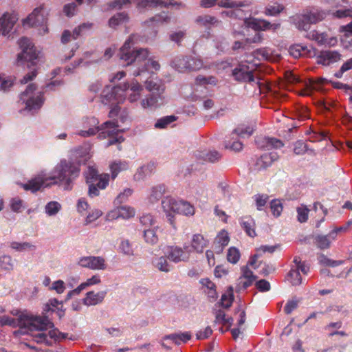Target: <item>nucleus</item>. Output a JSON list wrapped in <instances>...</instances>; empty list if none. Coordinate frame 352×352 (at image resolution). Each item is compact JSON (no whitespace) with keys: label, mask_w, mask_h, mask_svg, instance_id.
<instances>
[{"label":"nucleus","mask_w":352,"mask_h":352,"mask_svg":"<svg viewBox=\"0 0 352 352\" xmlns=\"http://www.w3.org/2000/svg\"><path fill=\"white\" fill-rule=\"evenodd\" d=\"M138 35L131 34L120 49L118 56L120 59L126 63V65L134 63L138 69L133 72L134 76H140L142 72L148 71L151 68L157 71L160 68L158 62L148 58L149 52L147 49L140 48L136 50L132 47Z\"/></svg>","instance_id":"f257e3e1"},{"label":"nucleus","mask_w":352,"mask_h":352,"mask_svg":"<svg viewBox=\"0 0 352 352\" xmlns=\"http://www.w3.org/2000/svg\"><path fill=\"white\" fill-rule=\"evenodd\" d=\"M0 324L1 326L8 325L12 327H19V329L14 333L24 335L33 331H40L36 336L40 339L37 342H42L44 339V318L41 316L22 314L16 319L3 316L0 317Z\"/></svg>","instance_id":"f03ea898"},{"label":"nucleus","mask_w":352,"mask_h":352,"mask_svg":"<svg viewBox=\"0 0 352 352\" xmlns=\"http://www.w3.org/2000/svg\"><path fill=\"white\" fill-rule=\"evenodd\" d=\"M99 121L95 117L87 118L83 122L84 129L78 132V135L82 137H90L95 135L97 132L101 131L99 137L101 138H110L107 142V146L121 143L124 141L122 136L114 137L117 135L119 130L117 122L107 121L100 126H98Z\"/></svg>","instance_id":"7ed1b4c3"},{"label":"nucleus","mask_w":352,"mask_h":352,"mask_svg":"<svg viewBox=\"0 0 352 352\" xmlns=\"http://www.w3.org/2000/svg\"><path fill=\"white\" fill-rule=\"evenodd\" d=\"M55 171V176L45 177V188L59 184L63 186L65 190H68L72 188L73 181L79 176L80 170L79 166L63 159L56 166Z\"/></svg>","instance_id":"20e7f679"},{"label":"nucleus","mask_w":352,"mask_h":352,"mask_svg":"<svg viewBox=\"0 0 352 352\" xmlns=\"http://www.w3.org/2000/svg\"><path fill=\"white\" fill-rule=\"evenodd\" d=\"M162 206L164 211L167 213V217L173 227H175L174 216L171 212L182 214L186 216H192L195 214V208L189 202L179 200L177 201L170 197H166L162 201Z\"/></svg>","instance_id":"39448f33"},{"label":"nucleus","mask_w":352,"mask_h":352,"mask_svg":"<svg viewBox=\"0 0 352 352\" xmlns=\"http://www.w3.org/2000/svg\"><path fill=\"white\" fill-rule=\"evenodd\" d=\"M18 44L21 52L17 55V62H28V67L35 66L38 61V54L32 41L27 37L21 38Z\"/></svg>","instance_id":"423d86ee"},{"label":"nucleus","mask_w":352,"mask_h":352,"mask_svg":"<svg viewBox=\"0 0 352 352\" xmlns=\"http://www.w3.org/2000/svg\"><path fill=\"white\" fill-rule=\"evenodd\" d=\"M36 89V86L32 83L30 84L26 89L20 95V100L22 103L25 104V109L28 111H36L39 109L43 104V94L42 92L36 96L33 95Z\"/></svg>","instance_id":"0eeeda50"},{"label":"nucleus","mask_w":352,"mask_h":352,"mask_svg":"<svg viewBox=\"0 0 352 352\" xmlns=\"http://www.w3.org/2000/svg\"><path fill=\"white\" fill-rule=\"evenodd\" d=\"M129 88V83L124 82L122 85L104 90L101 96L102 102L105 104L113 105L122 102L126 98L125 91Z\"/></svg>","instance_id":"6e6552de"},{"label":"nucleus","mask_w":352,"mask_h":352,"mask_svg":"<svg viewBox=\"0 0 352 352\" xmlns=\"http://www.w3.org/2000/svg\"><path fill=\"white\" fill-rule=\"evenodd\" d=\"M190 252L191 250L186 245H184L183 248L175 245L168 246L166 250L167 258L175 263L188 261Z\"/></svg>","instance_id":"1a4fd4ad"},{"label":"nucleus","mask_w":352,"mask_h":352,"mask_svg":"<svg viewBox=\"0 0 352 352\" xmlns=\"http://www.w3.org/2000/svg\"><path fill=\"white\" fill-rule=\"evenodd\" d=\"M78 264L92 270H104L107 268L105 259L102 256H83L79 259Z\"/></svg>","instance_id":"9d476101"},{"label":"nucleus","mask_w":352,"mask_h":352,"mask_svg":"<svg viewBox=\"0 0 352 352\" xmlns=\"http://www.w3.org/2000/svg\"><path fill=\"white\" fill-rule=\"evenodd\" d=\"M135 213V210L133 208L127 206H122L111 210L107 214V217L109 221L116 220L119 218L128 219L134 217Z\"/></svg>","instance_id":"9b49d317"},{"label":"nucleus","mask_w":352,"mask_h":352,"mask_svg":"<svg viewBox=\"0 0 352 352\" xmlns=\"http://www.w3.org/2000/svg\"><path fill=\"white\" fill-rule=\"evenodd\" d=\"M44 22L43 8L42 6L36 8L31 14L23 21L24 26L36 27Z\"/></svg>","instance_id":"f8f14e48"},{"label":"nucleus","mask_w":352,"mask_h":352,"mask_svg":"<svg viewBox=\"0 0 352 352\" xmlns=\"http://www.w3.org/2000/svg\"><path fill=\"white\" fill-rule=\"evenodd\" d=\"M232 76L239 82H255L253 72L250 71L248 67L245 65L234 68L232 71Z\"/></svg>","instance_id":"ddd939ff"},{"label":"nucleus","mask_w":352,"mask_h":352,"mask_svg":"<svg viewBox=\"0 0 352 352\" xmlns=\"http://www.w3.org/2000/svg\"><path fill=\"white\" fill-rule=\"evenodd\" d=\"M47 331V333H45V344H48L47 337L53 340L54 342H60L67 338V334L60 332L57 328H55L54 323L45 316V331Z\"/></svg>","instance_id":"4468645a"},{"label":"nucleus","mask_w":352,"mask_h":352,"mask_svg":"<svg viewBox=\"0 0 352 352\" xmlns=\"http://www.w3.org/2000/svg\"><path fill=\"white\" fill-rule=\"evenodd\" d=\"M341 54L337 51H322L317 56V63L324 66L335 63L341 59Z\"/></svg>","instance_id":"2eb2a0df"},{"label":"nucleus","mask_w":352,"mask_h":352,"mask_svg":"<svg viewBox=\"0 0 352 352\" xmlns=\"http://www.w3.org/2000/svg\"><path fill=\"white\" fill-rule=\"evenodd\" d=\"M17 21V17L14 14L6 12L0 18V32L6 36L12 30Z\"/></svg>","instance_id":"dca6fc26"},{"label":"nucleus","mask_w":352,"mask_h":352,"mask_svg":"<svg viewBox=\"0 0 352 352\" xmlns=\"http://www.w3.org/2000/svg\"><path fill=\"white\" fill-rule=\"evenodd\" d=\"M107 291H100L95 292L90 291L86 293L85 297L82 299V302L86 306H95L102 303L107 296Z\"/></svg>","instance_id":"f3484780"},{"label":"nucleus","mask_w":352,"mask_h":352,"mask_svg":"<svg viewBox=\"0 0 352 352\" xmlns=\"http://www.w3.org/2000/svg\"><path fill=\"white\" fill-rule=\"evenodd\" d=\"M100 175L96 169L89 167L86 173V182L89 184V195L91 197L98 196L99 190L96 187L95 182L98 180Z\"/></svg>","instance_id":"a211bd4d"},{"label":"nucleus","mask_w":352,"mask_h":352,"mask_svg":"<svg viewBox=\"0 0 352 352\" xmlns=\"http://www.w3.org/2000/svg\"><path fill=\"white\" fill-rule=\"evenodd\" d=\"M278 158V155L276 152H270L265 153L257 159L255 166L257 170L265 169Z\"/></svg>","instance_id":"6ab92c4d"},{"label":"nucleus","mask_w":352,"mask_h":352,"mask_svg":"<svg viewBox=\"0 0 352 352\" xmlns=\"http://www.w3.org/2000/svg\"><path fill=\"white\" fill-rule=\"evenodd\" d=\"M65 311L63 301H59L56 298H51L45 303V314L50 311H56L59 319H61L65 316Z\"/></svg>","instance_id":"aec40b11"},{"label":"nucleus","mask_w":352,"mask_h":352,"mask_svg":"<svg viewBox=\"0 0 352 352\" xmlns=\"http://www.w3.org/2000/svg\"><path fill=\"white\" fill-rule=\"evenodd\" d=\"M244 24L248 28H252L258 32L267 30V28L270 25V22L265 19L245 17Z\"/></svg>","instance_id":"412c9836"},{"label":"nucleus","mask_w":352,"mask_h":352,"mask_svg":"<svg viewBox=\"0 0 352 352\" xmlns=\"http://www.w3.org/2000/svg\"><path fill=\"white\" fill-rule=\"evenodd\" d=\"M162 94H148L141 101V106L144 109H155L160 106L162 101Z\"/></svg>","instance_id":"4be33fe9"},{"label":"nucleus","mask_w":352,"mask_h":352,"mask_svg":"<svg viewBox=\"0 0 352 352\" xmlns=\"http://www.w3.org/2000/svg\"><path fill=\"white\" fill-rule=\"evenodd\" d=\"M239 223L247 235L254 238L256 236L255 231L256 223L254 219L250 216L243 217L240 219Z\"/></svg>","instance_id":"5701e85b"},{"label":"nucleus","mask_w":352,"mask_h":352,"mask_svg":"<svg viewBox=\"0 0 352 352\" xmlns=\"http://www.w3.org/2000/svg\"><path fill=\"white\" fill-rule=\"evenodd\" d=\"M197 159L201 162H212L214 163L215 162L219 161L221 155L217 151H197L195 154Z\"/></svg>","instance_id":"b1692460"},{"label":"nucleus","mask_w":352,"mask_h":352,"mask_svg":"<svg viewBox=\"0 0 352 352\" xmlns=\"http://www.w3.org/2000/svg\"><path fill=\"white\" fill-rule=\"evenodd\" d=\"M44 184V176L39 175L34 178L31 179L25 184H21V186L25 190H30L32 192H35L41 189Z\"/></svg>","instance_id":"393cba45"},{"label":"nucleus","mask_w":352,"mask_h":352,"mask_svg":"<svg viewBox=\"0 0 352 352\" xmlns=\"http://www.w3.org/2000/svg\"><path fill=\"white\" fill-rule=\"evenodd\" d=\"M208 246V241L199 234H195L192 236L190 250L197 253H202L204 249Z\"/></svg>","instance_id":"a878e982"},{"label":"nucleus","mask_w":352,"mask_h":352,"mask_svg":"<svg viewBox=\"0 0 352 352\" xmlns=\"http://www.w3.org/2000/svg\"><path fill=\"white\" fill-rule=\"evenodd\" d=\"M142 89V86L139 84L136 80H133L131 83L129 84V88L125 91L126 96L127 95V91H129L131 92L128 96V100L130 102H134L137 101L140 98Z\"/></svg>","instance_id":"bb28decb"},{"label":"nucleus","mask_w":352,"mask_h":352,"mask_svg":"<svg viewBox=\"0 0 352 352\" xmlns=\"http://www.w3.org/2000/svg\"><path fill=\"white\" fill-rule=\"evenodd\" d=\"M146 88L153 94H163L165 90L164 84L159 79H148L146 81Z\"/></svg>","instance_id":"cd10ccee"},{"label":"nucleus","mask_w":352,"mask_h":352,"mask_svg":"<svg viewBox=\"0 0 352 352\" xmlns=\"http://www.w3.org/2000/svg\"><path fill=\"white\" fill-rule=\"evenodd\" d=\"M195 22L199 25L206 28H210L211 26H217L221 23L215 16L208 14L197 16Z\"/></svg>","instance_id":"c85d7f7f"},{"label":"nucleus","mask_w":352,"mask_h":352,"mask_svg":"<svg viewBox=\"0 0 352 352\" xmlns=\"http://www.w3.org/2000/svg\"><path fill=\"white\" fill-rule=\"evenodd\" d=\"M129 168V163L126 161L116 160L113 162L109 165L112 179H114L120 173L128 170Z\"/></svg>","instance_id":"c756f323"},{"label":"nucleus","mask_w":352,"mask_h":352,"mask_svg":"<svg viewBox=\"0 0 352 352\" xmlns=\"http://www.w3.org/2000/svg\"><path fill=\"white\" fill-rule=\"evenodd\" d=\"M216 5L221 8H230L239 7H250L252 2L248 0L233 1V0H217Z\"/></svg>","instance_id":"7c9ffc66"},{"label":"nucleus","mask_w":352,"mask_h":352,"mask_svg":"<svg viewBox=\"0 0 352 352\" xmlns=\"http://www.w3.org/2000/svg\"><path fill=\"white\" fill-rule=\"evenodd\" d=\"M305 15V20H308L311 24H314L323 20L325 18L326 14L322 10L313 8L307 11Z\"/></svg>","instance_id":"2f4dec72"},{"label":"nucleus","mask_w":352,"mask_h":352,"mask_svg":"<svg viewBox=\"0 0 352 352\" xmlns=\"http://www.w3.org/2000/svg\"><path fill=\"white\" fill-rule=\"evenodd\" d=\"M166 254L165 256L157 257L153 259V264L155 268L163 272H169L171 271L173 266L168 263Z\"/></svg>","instance_id":"473e14b6"},{"label":"nucleus","mask_w":352,"mask_h":352,"mask_svg":"<svg viewBox=\"0 0 352 352\" xmlns=\"http://www.w3.org/2000/svg\"><path fill=\"white\" fill-rule=\"evenodd\" d=\"M167 3L164 0H141L137 3L138 9H153L157 7H166Z\"/></svg>","instance_id":"72a5a7b5"},{"label":"nucleus","mask_w":352,"mask_h":352,"mask_svg":"<svg viewBox=\"0 0 352 352\" xmlns=\"http://www.w3.org/2000/svg\"><path fill=\"white\" fill-rule=\"evenodd\" d=\"M242 7H235L231 10H225L221 12L222 17H229L235 19H243L246 16V12L241 8Z\"/></svg>","instance_id":"f704fd0d"},{"label":"nucleus","mask_w":352,"mask_h":352,"mask_svg":"<svg viewBox=\"0 0 352 352\" xmlns=\"http://www.w3.org/2000/svg\"><path fill=\"white\" fill-rule=\"evenodd\" d=\"M191 333L190 332H184L179 333H172L165 337V339L173 340L175 344L179 345L182 343H186L191 339Z\"/></svg>","instance_id":"c9c22d12"},{"label":"nucleus","mask_w":352,"mask_h":352,"mask_svg":"<svg viewBox=\"0 0 352 352\" xmlns=\"http://www.w3.org/2000/svg\"><path fill=\"white\" fill-rule=\"evenodd\" d=\"M170 21V17L164 14V12L155 14V16L149 18L148 20H146L143 22V25L144 26H150L152 24L155 23V25L163 24L164 23H168Z\"/></svg>","instance_id":"e433bc0d"},{"label":"nucleus","mask_w":352,"mask_h":352,"mask_svg":"<svg viewBox=\"0 0 352 352\" xmlns=\"http://www.w3.org/2000/svg\"><path fill=\"white\" fill-rule=\"evenodd\" d=\"M50 278L45 277V286H48V289L50 291H55L58 294H63L65 290V283L62 280H58L53 282L50 285Z\"/></svg>","instance_id":"4c0bfd02"},{"label":"nucleus","mask_w":352,"mask_h":352,"mask_svg":"<svg viewBox=\"0 0 352 352\" xmlns=\"http://www.w3.org/2000/svg\"><path fill=\"white\" fill-rule=\"evenodd\" d=\"M285 9V6L277 2H274L272 4H268L264 11V14L266 16H276L278 15Z\"/></svg>","instance_id":"58836bf2"},{"label":"nucleus","mask_w":352,"mask_h":352,"mask_svg":"<svg viewBox=\"0 0 352 352\" xmlns=\"http://www.w3.org/2000/svg\"><path fill=\"white\" fill-rule=\"evenodd\" d=\"M129 21V16L126 12H119L113 15L109 20V25L111 28H115L116 26Z\"/></svg>","instance_id":"ea45409f"},{"label":"nucleus","mask_w":352,"mask_h":352,"mask_svg":"<svg viewBox=\"0 0 352 352\" xmlns=\"http://www.w3.org/2000/svg\"><path fill=\"white\" fill-rule=\"evenodd\" d=\"M158 228H144V239L146 243L155 245L158 242V236L156 234V230Z\"/></svg>","instance_id":"a19ab883"},{"label":"nucleus","mask_w":352,"mask_h":352,"mask_svg":"<svg viewBox=\"0 0 352 352\" xmlns=\"http://www.w3.org/2000/svg\"><path fill=\"white\" fill-rule=\"evenodd\" d=\"M189 56H181L174 59L172 64L179 72H188Z\"/></svg>","instance_id":"79ce46f5"},{"label":"nucleus","mask_w":352,"mask_h":352,"mask_svg":"<svg viewBox=\"0 0 352 352\" xmlns=\"http://www.w3.org/2000/svg\"><path fill=\"white\" fill-rule=\"evenodd\" d=\"M335 239V236H330V233L328 235H318L316 236V243L318 248L321 250L327 249L330 247L331 240Z\"/></svg>","instance_id":"37998d69"},{"label":"nucleus","mask_w":352,"mask_h":352,"mask_svg":"<svg viewBox=\"0 0 352 352\" xmlns=\"http://www.w3.org/2000/svg\"><path fill=\"white\" fill-rule=\"evenodd\" d=\"M15 78L12 76H6L5 74H0V91H8L14 85Z\"/></svg>","instance_id":"c03bdc74"},{"label":"nucleus","mask_w":352,"mask_h":352,"mask_svg":"<svg viewBox=\"0 0 352 352\" xmlns=\"http://www.w3.org/2000/svg\"><path fill=\"white\" fill-rule=\"evenodd\" d=\"M140 223L145 227V228H158L156 226L155 218L151 214H144L140 217Z\"/></svg>","instance_id":"a18cd8bd"},{"label":"nucleus","mask_w":352,"mask_h":352,"mask_svg":"<svg viewBox=\"0 0 352 352\" xmlns=\"http://www.w3.org/2000/svg\"><path fill=\"white\" fill-rule=\"evenodd\" d=\"M10 247L17 252H23L28 250H34L35 248V246L30 243H20L16 241L11 242L10 244Z\"/></svg>","instance_id":"49530a36"},{"label":"nucleus","mask_w":352,"mask_h":352,"mask_svg":"<svg viewBox=\"0 0 352 352\" xmlns=\"http://www.w3.org/2000/svg\"><path fill=\"white\" fill-rule=\"evenodd\" d=\"M0 267L6 271H11L14 269L12 258L9 255H2L0 256Z\"/></svg>","instance_id":"de8ad7c7"},{"label":"nucleus","mask_w":352,"mask_h":352,"mask_svg":"<svg viewBox=\"0 0 352 352\" xmlns=\"http://www.w3.org/2000/svg\"><path fill=\"white\" fill-rule=\"evenodd\" d=\"M188 60V72L199 70L204 66L203 61L199 58L189 56Z\"/></svg>","instance_id":"09e8293b"},{"label":"nucleus","mask_w":352,"mask_h":352,"mask_svg":"<svg viewBox=\"0 0 352 352\" xmlns=\"http://www.w3.org/2000/svg\"><path fill=\"white\" fill-rule=\"evenodd\" d=\"M263 142L265 143V147L268 150L280 148L284 145L281 140L274 138H265Z\"/></svg>","instance_id":"8fccbe9b"},{"label":"nucleus","mask_w":352,"mask_h":352,"mask_svg":"<svg viewBox=\"0 0 352 352\" xmlns=\"http://www.w3.org/2000/svg\"><path fill=\"white\" fill-rule=\"evenodd\" d=\"M270 209L272 214L275 217H278L279 216H280L283 209L281 201L280 199H273L270 202Z\"/></svg>","instance_id":"3c124183"},{"label":"nucleus","mask_w":352,"mask_h":352,"mask_svg":"<svg viewBox=\"0 0 352 352\" xmlns=\"http://www.w3.org/2000/svg\"><path fill=\"white\" fill-rule=\"evenodd\" d=\"M288 279L292 285H298L302 282L300 272L294 267H292L288 274Z\"/></svg>","instance_id":"603ef678"},{"label":"nucleus","mask_w":352,"mask_h":352,"mask_svg":"<svg viewBox=\"0 0 352 352\" xmlns=\"http://www.w3.org/2000/svg\"><path fill=\"white\" fill-rule=\"evenodd\" d=\"M241 257L239 250L235 247H231L228 249L227 254V259L228 262L236 264Z\"/></svg>","instance_id":"864d4df0"},{"label":"nucleus","mask_w":352,"mask_h":352,"mask_svg":"<svg viewBox=\"0 0 352 352\" xmlns=\"http://www.w3.org/2000/svg\"><path fill=\"white\" fill-rule=\"evenodd\" d=\"M61 209V205L57 201H50L45 205V212L49 216L56 214Z\"/></svg>","instance_id":"5fc2aeb1"},{"label":"nucleus","mask_w":352,"mask_h":352,"mask_svg":"<svg viewBox=\"0 0 352 352\" xmlns=\"http://www.w3.org/2000/svg\"><path fill=\"white\" fill-rule=\"evenodd\" d=\"M176 120V117L175 116H168L163 117L155 122V127L157 129H164L168 124L172 123L173 122Z\"/></svg>","instance_id":"6e6d98bb"},{"label":"nucleus","mask_w":352,"mask_h":352,"mask_svg":"<svg viewBox=\"0 0 352 352\" xmlns=\"http://www.w3.org/2000/svg\"><path fill=\"white\" fill-rule=\"evenodd\" d=\"M305 14L298 17L296 19V25L298 30L307 32L310 28L311 23L308 20H305Z\"/></svg>","instance_id":"4d7b16f0"},{"label":"nucleus","mask_w":352,"mask_h":352,"mask_svg":"<svg viewBox=\"0 0 352 352\" xmlns=\"http://www.w3.org/2000/svg\"><path fill=\"white\" fill-rule=\"evenodd\" d=\"M165 192V186L164 185H158L152 188L151 194V199L157 201L160 199Z\"/></svg>","instance_id":"13d9d810"},{"label":"nucleus","mask_w":352,"mask_h":352,"mask_svg":"<svg viewBox=\"0 0 352 352\" xmlns=\"http://www.w3.org/2000/svg\"><path fill=\"white\" fill-rule=\"evenodd\" d=\"M269 199V196L266 194H257L254 196L256 208L258 210H262Z\"/></svg>","instance_id":"bf43d9fd"},{"label":"nucleus","mask_w":352,"mask_h":352,"mask_svg":"<svg viewBox=\"0 0 352 352\" xmlns=\"http://www.w3.org/2000/svg\"><path fill=\"white\" fill-rule=\"evenodd\" d=\"M196 82L201 85H215L217 83V79L214 76L204 77L201 75H199L196 78Z\"/></svg>","instance_id":"052dcab7"},{"label":"nucleus","mask_w":352,"mask_h":352,"mask_svg":"<svg viewBox=\"0 0 352 352\" xmlns=\"http://www.w3.org/2000/svg\"><path fill=\"white\" fill-rule=\"evenodd\" d=\"M109 182V174L100 175L98 180L95 182L96 187L98 189L103 190L108 186Z\"/></svg>","instance_id":"680f3d73"},{"label":"nucleus","mask_w":352,"mask_h":352,"mask_svg":"<svg viewBox=\"0 0 352 352\" xmlns=\"http://www.w3.org/2000/svg\"><path fill=\"white\" fill-rule=\"evenodd\" d=\"M295 263V269L298 270V272L300 270L304 274H307L309 271V266L302 262L299 256H295L294 261Z\"/></svg>","instance_id":"e2e57ef3"},{"label":"nucleus","mask_w":352,"mask_h":352,"mask_svg":"<svg viewBox=\"0 0 352 352\" xmlns=\"http://www.w3.org/2000/svg\"><path fill=\"white\" fill-rule=\"evenodd\" d=\"M200 283L201 284L207 287V289H209V292H208V294L210 295V296L214 298L217 295V293H216V290H215V284L212 282L209 278H202L201 280H200Z\"/></svg>","instance_id":"0e129e2a"},{"label":"nucleus","mask_w":352,"mask_h":352,"mask_svg":"<svg viewBox=\"0 0 352 352\" xmlns=\"http://www.w3.org/2000/svg\"><path fill=\"white\" fill-rule=\"evenodd\" d=\"M252 132L253 130L250 126L241 125L235 129L233 133L236 134L239 137L244 138L245 135L250 136L252 134Z\"/></svg>","instance_id":"69168bd1"},{"label":"nucleus","mask_w":352,"mask_h":352,"mask_svg":"<svg viewBox=\"0 0 352 352\" xmlns=\"http://www.w3.org/2000/svg\"><path fill=\"white\" fill-rule=\"evenodd\" d=\"M214 241L215 244H219L223 247L227 246L230 241L228 232L224 230L219 232V234L217 236Z\"/></svg>","instance_id":"338daca9"},{"label":"nucleus","mask_w":352,"mask_h":352,"mask_svg":"<svg viewBox=\"0 0 352 352\" xmlns=\"http://www.w3.org/2000/svg\"><path fill=\"white\" fill-rule=\"evenodd\" d=\"M352 69V58L344 62L340 69L335 73V76L338 78H342L343 74Z\"/></svg>","instance_id":"774afa93"}]
</instances>
